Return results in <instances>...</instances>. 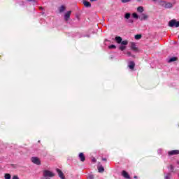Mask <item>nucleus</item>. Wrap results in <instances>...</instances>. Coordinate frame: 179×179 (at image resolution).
<instances>
[{
	"mask_svg": "<svg viewBox=\"0 0 179 179\" xmlns=\"http://www.w3.org/2000/svg\"><path fill=\"white\" fill-rule=\"evenodd\" d=\"M127 55L129 57H135L134 55H132V53H131V52H127Z\"/></svg>",
	"mask_w": 179,
	"mask_h": 179,
	"instance_id": "c85d7f7f",
	"label": "nucleus"
},
{
	"mask_svg": "<svg viewBox=\"0 0 179 179\" xmlns=\"http://www.w3.org/2000/svg\"><path fill=\"white\" fill-rule=\"evenodd\" d=\"M125 48H127V46H125L124 45L119 46V50H120V51H124V50H125Z\"/></svg>",
	"mask_w": 179,
	"mask_h": 179,
	"instance_id": "4be33fe9",
	"label": "nucleus"
},
{
	"mask_svg": "<svg viewBox=\"0 0 179 179\" xmlns=\"http://www.w3.org/2000/svg\"><path fill=\"white\" fill-rule=\"evenodd\" d=\"M92 162H96V159L94 158V159H92Z\"/></svg>",
	"mask_w": 179,
	"mask_h": 179,
	"instance_id": "4c0bfd02",
	"label": "nucleus"
},
{
	"mask_svg": "<svg viewBox=\"0 0 179 179\" xmlns=\"http://www.w3.org/2000/svg\"><path fill=\"white\" fill-rule=\"evenodd\" d=\"M55 175L54 173L48 171V170H45L43 171V177L47 178V177H54Z\"/></svg>",
	"mask_w": 179,
	"mask_h": 179,
	"instance_id": "20e7f679",
	"label": "nucleus"
},
{
	"mask_svg": "<svg viewBox=\"0 0 179 179\" xmlns=\"http://www.w3.org/2000/svg\"><path fill=\"white\" fill-rule=\"evenodd\" d=\"M56 171L59 176V177L61 178V179H65V176H64V173L62 172V171H61V169H56Z\"/></svg>",
	"mask_w": 179,
	"mask_h": 179,
	"instance_id": "39448f33",
	"label": "nucleus"
},
{
	"mask_svg": "<svg viewBox=\"0 0 179 179\" xmlns=\"http://www.w3.org/2000/svg\"><path fill=\"white\" fill-rule=\"evenodd\" d=\"M134 178H138V176H134Z\"/></svg>",
	"mask_w": 179,
	"mask_h": 179,
	"instance_id": "ea45409f",
	"label": "nucleus"
},
{
	"mask_svg": "<svg viewBox=\"0 0 179 179\" xmlns=\"http://www.w3.org/2000/svg\"><path fill=\"white\" fill-rule=\"evenodd\" d=\"M159 5H160V6H162L163 8H165V9H170L173 6V4L172 3L166 2V1L162 0H160L159 1Z\"/></svg>",
	"mask_w": 179,
	"mask_h": 179,
	"instance_id": "f257e3e1",
	"label": "nucleus"
},
{
	"mask_svg": "<svg viewBox=\"0 0 179 179\" xmlns=\"http://www.w3.org/2000/svg\"><path fill=\"white\" fill-rule=\"evenodd\" d=\"M120 44H122V45H128V41L125 40V41H122V42L120 43Z\"/></svg>",
	"mask_w": 179,
	"mask_h": 179,
	"instance_id": "412c9836",
	"label": "nucleus"
},
{
	"mask_svg": "<svg viewBox=\"0 0 179 179\" xmlns=\"http://www.w3.org/2000/svg\"><path fill=\"white\" fill-rule=\"evenodd\" d=\"M78 157L80 162H85V160H86V158L85 157V155H83V152H80L78 155Z\"/></svg>",
	"mask_w": 179,
	"mask_h": 179,
	"instance_id": "9b49d317",
	"label": "nucleus"
},
{
	"mask_svg": "<svg viewBox=\"0 0 179 179\" xmlns=\"http://www.w3.org/2000/svg\"><path fill=\"white\" fill-rule=\"evenodd\" d=\"M169 156H174L175 155H179V150H173L171 151L168 152Z\"/></svg>",
	"mask_w": 179,
	"mask_h": 179,
	"instance_id": "423d86ee",
	"label": "nucleus"
},
{
	"mask_svg": "<svg viewBox=\"0 0 179 179\" xmlns=\"http://www.w3.org/2000/svg\"><path fill=\"white\" fill-rule=\"evenodd\" d=\"M134 38H135L136 40H141V38H142V35H141V34H137V35H136V36H134Z\"/></svg>",
	"mask_w": 179,
	"mask_h": 179,
	"instance_id": "aec40b11",
	"label": "nucleus"
},
{
	"mask_svg": "<svg viewBox=\"0 0 179 179\" xmlns=\"http://www.w3.org/2000/svg\"><path fill=\"white\" fill-rule=\"evenodd\" d=\"M132 17L134 18V19H139V15H138V14L136 13H134L132 14Z\"/></svg>",
	"mask_w": 179,
	"mask_h": 179,
	"instance_id": "b1692460",
	"label": "nucleus"
},
{
	"mask_svg": "<svg viewBox=\"0 0 179 179\" xmlns=\"http://www.w3.org/2000/svg\"><path fill=\"white\" fill-rule=\"evenodd\" d=\"M138 1H141V0H138Z\"/></svg>",
	"mask_w": 179,
	"mask_h": 179,
	"instance_id": "a19ab883",
	"label": "nucleus"
},
{
	"mask_svg": "<svg viewBox=\"0 0 179 179\" xmlns=\"http://www.w3.org/2000/svg\"><path fill=\"white\" fill-rule=\"evenodd\" d=\"M41 10H43V7H40L39 8Z\"/></svg>",
	"mask_w": 179,
	"mask_h": 179,
	"instance_id": "e433bc0d",
	"label": "nucleus"
},
{
	"mask_svg": "<svg viewBox=\"0 0 179 179\" xmlns=\"http://www.w3.org/2000/svg\"><path fill=\"white\" fill-rule=\"evenodd\" d=\"M98 171L99 173H103L104 172V167L102 165L98 166Z\"/></svg>",
	"mask_w": 179,
	"mask_h": 179,
	"instance_id": "f3484780",
	"label": "nucleus"
},
{
	"mask_svg": "<svg viewBox=\"0 0 179 179\" xmlns=\"http://www.w3.org/2000/svg\"><path fill=\"white\" fill-rule=\"evenodd\" d=\"M109 48L111 49V48H117V47L115 46V45H110L109 46Z\"/></svg>",
	"mask_w": 179,
	"mask_h": 179,
	"instance_id": "7c9ffc66",
	"label": "nucleus"
},
{
	"mask_svg": "<svg viewBox=\"0 0 179 179\" xmlns=\"http://www.w3.org/2000/svg\"><path fill=\"white\" fill-rule=\"evenodd\" d=\"M87 178H89V179H94V176L92 175V174H90V175H88Z\"/></svg>",
	"mask_w": 179,
	"mask_h": 179,
	"instance_id": "cd10ccee",
	"label": "nucleus"
},
{
	"mask_svg": "<svg viewBox=\"0 0 179 179\" xmlns=\"http://www.w3.org/2000/svg\"><path fill=\"white\" fill-rule=\"evenodd\" d=\"M149 17V16H148L147 15L145 14H141L139 17H138V19L141 21L143 20H148V18Z\"/></svg>",
	"mask_w": 179,
	"mask_h": 179,
	"instance_id": "0eeeda50",
	"label": "nucleus"
},
{
	"mask_svg": "<svg viewBox=\"0 0 179 179\" xmlns=\"http://www.w3.org/2000/svg\"><path fill=\"white\" fill-rule=\"evenodd\" d=\"M90 2H96V1H97V0H90Z\"/></svg>",
	"mask_w": 179,
	"mask_h": 179,
	"instance_id": "c9c22d12",
	"label": "nucleus"
},
{
	"mask_svg": "<svg viewBox=\"0 0 179 179\" xmlns=\"http://www.w3.org/2000/svg\"><path fill=\"white\" fill-rule=\"evenodd\" d=\"M169 27H179V21L176 20H171L169 22Z\"/></svg>",
	"mask_w": 179,
	"mask_h": 179,
	"instance_id": "f03ea898",
	"label": "nucleus"
},
{
	"mask_svg": "<svg viewBox=\"0 0 179 179\" xmlns=\"http://www.w3.org/2000/svg\"><path fill=\"white\" fill-rule=\"evenodd\" d=\"M169 169L171 170V173H174V166L173 165H170Z\"/></svg>",
	"mask_w": 179,
	"mask_h": 179,
	"instance_id": "a878e982",
	"label": "nucleus"
},
{
	"mask_svg": "<svg viewBox=\"0 0 179 179\" xmlns=\"http://www.w3.org/2000/svg\"><path fill=\"white\" fill-rule=\"evenodd\" d=\"M131 50H133L134 51H138V48L136 47V44H135V43H131Z\"/></svg>",
	"mask_w": 179,
	"mask_h": 179,
	"instance_id": "4468645a",
	"label": "nucleus"
},
{
	"mask_svg": "<svg viewBox=\"0 0 179 179\" xmlns=\"http://www.w3.org/2000/svg\"><path fill=\"white\" fill-rule=\"evenodd\" d=\"M103 162H107V159L106 158H102Z\"/></svg>",
	"mask_w": 179,
	"mask_h": 179,
	"instance_id": "f704fd0d",
	"label": "nucleus"
},
{
	"mask_svg": "<svg viewBox=\"0 0 179 179\" xmlns=\"http://www.w3.org/2000/svg\"><path fill=\"white\" fill-rule=\"evenodd\" d=\"M122 3H127L128 2H131V0H122Z\"/></svg>",
	"mask_w": 179,
	"mask_h": 179,
	"instance_id": "c756f323",
	"label": "nucleus"
},
{
	"mask_svg": "<svg viewBox=\"0 0 179 179\" xmlns=\"http://www.w3.org/2000/svg\"><path fill=\"white\" fill-rule=\"evenodd\" d=\"M128 67L129 68V69H134V68H135V62H130L128 64Z\"/></svg>",
	"mask_w": 179,
	"mask_h": 179,
	"instance_id": "2eb2a0df",
	"label": "nucleus"
},
{
	"mask_svg": "<svg viewBox=\"0 0 179 179\" xmlns=\"http://www.w3.org/2000/svg\"><path fill=\"white\" fill-rule=\"evenodd\" d=\"M115 40L116 43H117V44H121V43L122 42V38H121V36H116L115 38Z\"/></svg>",
	"mask_w": 179,
	"mask_h": 179,
	"instance_id": "ddd939ff",
	"label": "nucleus"
},
{
	"mask_svg": "<svg viewBox=\"0 0 179 179\" xmlns=\"http://www.w3.org/2000/svg\"><path fill=\"white\" fill-rule=\"evenodd\" d=\"M13 179H19V177L15 176L13 177Z\"/></svg>",
	"mask_w": 179,
	"mask_h": 179,
	"instance_id": "72a5a7b5",
	"label": "nucleus"
},
{
	"mask_svg": "<svg viewBox=\"0 0 179 179\" xmlns=\"http://www.w3.org/2000/svg\"><path fill=\"white\" fill-rule=\"evenodd\" d=\"M175 61H177V57H171L169 59L168 62H174Z\"/></svg>",
	"mask_w": 179,
	"mask_h": 179,
	"instance_id": "6ab92c4d",
	"label": "nucleus"
},
{
	"mask_svg": "<svg viewBox=\"0 0 179 179\" xmlns=\"http://www.w3.org/2000/svg\"><path fill=\"white\" fill-rule=\"evenodd\" d=\"M126 22L127 23H134V20L129 18L128 20H126Z\"/></svg>",
	"mask_w": 179,
	"mask_h": 179,
	"instance_id": "bb28decb",
	"label": "nucleus"
},
{
	"mask_svg": "<svg viewBox=\"0 0 179 179\" xmlns=\"http://www.w3.org/2000/svg\"><path fill=\"white\" fill-rule=\"evenodd\" d=\"M158 155H162V149L158 150Z\"/></svg>",
	"mask_w": 179,
	"mask_h": 179,
	"instance_id": "473e14b6",
	"label": "nucleus"
},
{
	"mask_svg": "<svg viewBox=\"0 0 179 179\" xmlns=\"http://www.w3.org/2000/svg\"><path fill=\"white\" fill-rule=\"evenodd\" d=\"M5 179H10V174L6 173L4 176Z\"/></svg>",
	"mask_w": 179,
	"mask_h": 179,
	"instance_id": "393cba45",
	"label": "nucleus"
},
{
	"mask_svg": "<svg viewBox=\"0 0 179 179\" xmlns=\"http://www.w3.org/2000/svg\"><path fill=\"white\" fill-rule=\"evenodd\" d=\"M31 162H32L34 164H36L37 166H40V164H41V161L40 160V159H38V157H31Z\"/></svg>",
	"mask_w": 179,
	"mask_h": 179,
	"instance_id": "7ed1b4c3",
	"label": "nucleus"
},
{
	"mask_svg": "<svg viewBox=\"0 0 179 179\" xmlns=\"http://www.w3.org/2000/svg\"><path fill=\"white\" fill-rule=\"evenodd\" d=\"M83 5L85 8H92V3L87 1H83Z\"/></svg>",
	"mask_w": 179,
	"mask_h": 179,
	"instance_id": "9d476101",
	"label": "nucleus"
},
{
	"mask_svg": "<svg viewBox=\"0 0 179 179\" xmlns=\"http://www.w3.org/2000/svg\"><path fill=\"white\" fill-rule=\"evenodd\" d=\"M71 13H72V11H68L64 15V20H66V22H68V20H69V18L71 17Z\"/></svg>",
	"mask_w": 179,
	"mask_h": 179,
	"instance_id": "6e6552de",
	"label": "nucleus"
},
{
	"mask_svg": "<svg viewBox=\"0 0 179 179\" xmlns=\"http://www.w3.org/2000/svg\"><path fill=\"white\" fill-rule=\"evenodd\" d=\"M131 17V14L129 13H126L124 14V19L128 20Z\"/></svg>",
	"mask_w": 179,
	"mask_h": 179,
	"instance_id": "a211bd4d",
	"label": "nucleus"
},
{
	"mask_svg": "<svg viewBox=\"0 0 179 179\" xmlns=\"http://www.w3.org/2000/svg\"><path fill=\"white\" fill-rule=\"evenodd\" d=\"M66 9V7L64 5L58 8V10L59 13H62V12H64Z\"/></svg>",
	"mask_w": 179,
	"mask_h": 179,
	"instance_id": "f8f14e48",
	"label": "nucleus"
},
{
	"mask_svg": "<svg viewBox=\"0 0 179 179\" xmlns=\"http://www.w3.org/2000/svg\"><path fill=\"white\" fill-rule=\"evenodd\" d=\"M177 164H178V166H179V161L177 162Z\"/></svg>",
	"mask_w": 179,
	"mask_h": 179,
	"instance_id": "58836bf2",
	"label": "nucleus"
},
{
	"mask_svg": "<svg viewBox=\"0 0 179 179\" xmlns=\"http://www.w3.org/2000/svg\"><path fill=\"white\" fill-rule=\"evenodd\" d=\"M164 179H171V173H164Z\"/></svg>",
	"mask_w": 179,
	"mask_h": 179,
	"instance_id": "dca6fc26",
	"label": "nucleus"
},
{
	"mask_svg": "<svg viewBox=\"0 0 179 179\" xmlns=\"http://www.w3.org/2000/svg\"><path fill=\"white\" fill-rule=\"evenodd\" d=\"M122 176L124 177L126 179H129L131 177L129 176V174H128V172L125 171H122Z\"/></svg>",
	"mask_w": 179,
	"mask_h": 179,
	"instance_id": "1a4fd4ad",
	"label": "nucleus"
},
{
	"mask_svg": "<svg viewBox=\"0 0 179 179\" xmlns=\"http://www.w3.org/2000/svg\"><path fill=\"white\" fill-rule=\"evenodd\" d=\"M137 10L138 12H140V13H142V12H143V6H139L138 8H137Z\"/></svg>",
	"mask_w": 179,
	"mask_h": 179,
	"instance_id": "5701e85b",
	"label": "nucleus"
},
{
	"mask_svg": "<svg viewBox=\"0 0 179 179\" xmlns=\"http://www.w3.org/2000/svg\"><path fill=\"white\" fill-rule=\"evenodd\" d=\"M28 2H34V3H36V2H37L36 0H27Z\"/></svg>",
	"mask_w": 179,
	"mask_h": 179,
	"instance_id": "2f4dec72",
	"label": "nucleus"
}]
</instances>
